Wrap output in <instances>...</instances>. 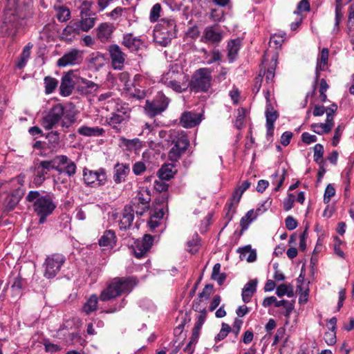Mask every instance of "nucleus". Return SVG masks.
<instances>
[{
	"instance_id": "1",
	"label": "nucleus",
	"mask_w": 354,
	"mask_h": 354,
	"mask_svg": "<svg viewBox=\"0 0 354 354\" xmlns=\"http://www.w3.org/2000/svg\"><path fill=\"white\" fill-rule=\"evenodd\" d=\"M32 15V0H7L0 35L14 40L24 31Z\"/></svg>"
},
{
	"instance_id": "2",
	"label": "nucleus",
	"mask_w": 354,
	"mask_h": 354,
	"mask_svg": "<svg viewBox=\"0 0 354 354\" xmlns=\"http://www.w3.org/2000/svg\"><path fill=\"white\" fill-rule=\"evenodd\" d=\"M51 169L57 171L59 174H64L72 177L76 174L77 165L65 155L56 156L50 160H43L35 168L33 183L37 187L40 186Z\"/></svg>"
},
{
	"instance_id": "3",
	"label": "nucleus",
	"mask_w": 354,
	"mask_h": 354,
	"mask_svg": "<svg viewBox=\"0 0 354 354\" xmlns=\"http://www.w3.org/2000/svg\"><path fill=\"white\" fill-rule=\"evenodd\" d=\"M26 201L31 205L34 212L39 217V224L45 223L46 218L56 208L53 196L44 192L30 191L26 196Z\"/></svg>"
},
{
	"instance_id": "4",
	"label": "nucleus",
	"mask_w": 354,
	"mask_h": 354,
	"mask_svg": "<svg viewBox=\"0 0 354 354\" xmlns=\"http://www.w3.org/2000/svg\"><path fill=\"white\" fill-rule=\"evenodd\" d=\"M136 285V281L133 277H115L102 290L99 299L107 301L122 294H128Z\"/></svg>"
},
{
	"instance_id": "5",
	"label": "nucleus",
	"mask_w": 354,
	"mask_h": 354,
	"mask_svg": "<svg viewBox=\"0 0 354 354\" xmlns=\"http://www.w3.org/2000/svg\"><path fill=\"white\" fill-rule=\"evenodd\" d=\"M212 71L208 68L196 70L192 77L188 86L192 91L207 92L211 86Z\"/></svg>"
},
{
	"instance_id": "6",
	"label": "nucleus",
	"mask_w": 354,
	"mask_h": 354,
	"mask_svg": "<svg viewBox=\"0 0 354 354\" xmlns=\"http://www.w3.org/2000/svg\"><path fill=\"white\" fill-rule=\"evenodd\" d=\"M187 81L188 77L183 73H176L173 68L162 77V83L177 93H183L187 89Z\"/></svg>"
},
{
	"instance_id": "7",
	"label": "nucleus",
	"mask_w": 354,
	"mask_h": 354,
	"mask_svg": "<svg viewBox=\"0 0 354 354\" xmlns=\"http://www.w3.org/2000/svg\"><path fill=\"white\" fill-rule=\"evenodd\" d=\"M170 100L166 95L159 92L152 100H147L144 106L145 113L151 118L160 115L168 107Z\"/></svg>"
},
{
	"instance_id": "8",
	"label": "nucleus",
	"mask_w": 354,
	"mask_h": 354,
	"mask_svg": "<svg viewBox=\"0 0 354 354\" xmlns=\"http://www.w3.org/2000/svg\"><path fill=\"white\" fill-rule=\"evenodd\" d=\"M92 3L84 1L80 6V13L79 20L75 21L80 31L88 32L95 23V14L91 10Z\"/></svg>"
},
{
	"instance_id": "9",
	"label": "nucleus",
	"mask_w": 354,
	"mask_h": 354,
	"mask_svg": "<svg viewBox=\"0 0 354 354\" xmlns=\"http://www.w3.org/2000/svg\"><path fill=\"white\" fill-rule=\"evenodd\" d=\"M65 261L66 258L62 254L55 253L48 256L43 266L44 277L47 279L54 278L60 271Z\"/></svg>"
},
{
	"instance_id": "10",
	"label": "nucleus",
	"mask_w": 354,
	"mask_h": 354,
	"mask_svg": "<svg viewBox=\"0 0 354 354\" xmlns=\"http://www.w3.org/2000/svg\"><path fill=\"white\" fill-rule=\"evenodd\" d=\"M172 147L168 152L169 160L176 162L185 153L189 145L187 137L183 133H178L172 140Z\"/></svg>"
},
{
	"instance_id": "11",
	"label": "nucleus",
	"mask_w": 354,
	"mask_h": 354,
	"mask_svg": "<svg viewBox=\"0 0 354 354\" xmlns=\"http://www.w3.org/2000/svg\"><path fill=\"white\" fill-rule=\"evenodd\" d=\"M83 180L87 185L91 187H97L106 183L107 176L104 168H100L96 171L84 168L83 170Z\"/></svg>"
},
{
	"instance_id": "12",
	"label": "nucleus",
	"mask_w": 354,
	"mask_h": 354,
	"mask_svg": "<svg viewBox=\"0 0 354 354\" xmlns=\"http://www.w3.org/2000/svg\"><path fill=\"white\" fill-rule=\"evenodd\" d=\"M225 32L218 25L207 26L201 38V41L218 46L224 38Z\"/></svg>"
},
{
	"instance_id": "13",
	"label": "nucleus",
	"mask_w": 354,
	"mask_h": 354,
	"mask_svg": "<svg viewBox=\"0 0 354 354\" xmlns=\"http://www.w3.org/2000/svg\"><path fill=\"white\" fill-rule=\"evenodd\" d=\"M64 108L57 104L53 106L42 118L41 125L45 129H52L60 122L64 116Z\"/></svg>"
},
{
	"instance_id": "14",
	"label": "nucleus",
	"mask_w": 354,
	"mask_h": 354,
	"mask_svg": "<svg viewBox=\"0 0 354 354\" xmlns=\"http://www.w3.org/2000/svg\"><path fill=\"white\" fill-rule=\"evenodd\" d=\"M82 62V53L80 50L73 48L66 52L57 62L59 67L74 66Z\"/></svg>"
},
{
	"instance_id": "15",
	"label": "nucleus",
	"mask_w": 354,
	"mask_h": 354,
	"mask_svg": "<svg viewBox=\"0 0 354 354\" xmlns=\"http://www.w3.org/2000/svg\"><path fill=\"white\" fill-rule=\"evenodd\" d=\"M151 191L147 187H140V190L134 198V202L141 205L140 209H136V214L142 216L149 207V203L151 201Z\"/></svg>"
},
{
	"instance_id": "16",
	"label": "nucleus",
	"mask_w": 354,
	"mask_h": 354,
	"mask_svg": "<svg viewBox=\"0 0 354 354\" xmlns=\"http://www.w3.org/2000/svg\"><path fill=\"white\" fill-rule=\"evenodd\" d=\"M109 53L113 68L116 70H121L124 66L126 55L117 44L111 45L109 48Z\"/></svg>"
},
{
	"instance_id": "17",
	"label": "nucleus",
	"mask_w": 354,
	"mask_h": 354,
	"mask_svg": "<svg viewBox=\"0 0 354 354\" xmlns=\"http://www.w3.org/2000/svg\"><path fill=\"white\" fill-rule=\"evenodd\" d=\"M202 121L201 115L193 111H185L180 118V124L184 128H192Z\"/></svg>"
},
{
	"instance_id": "18",
	"label": "nucleus",
	"mask_w": 354,
	"mask_h": 354,
	"mask_svg": "<svg viewBox=\"0 0 354 354\" xmlns=\"http://www.w3.org/2000/svg\"><path fill=\"white\" fill-rule=\"evenodd\" d=\"M153 242V237L150 234H145L141 240L136 243L134 254L137 258L142 257L151 248Z\"/></svg>"
},
{
	"instance_id": "19",
	"label": "nucleus",
	"mask_w": 354,
	"mask_h": 354,
	"mask_svg": "<svg viewBox=\"0 0 354 354\" xmlns=\"http://www.w3.org/2000/svg\"><path fill=\"white\" fill-rule=\"evenodd\" d=\"M73 71L66 73L62 76L59 86V93L62 96L67 97L72 93L75 85V82L73 80Z\"/></svg>"
},
{
	"instance_id": "20",
	"label": "nucleus",
	"mask_w": 354,
	"mask_h": 354,
	"mask_svg": "<svg viewBox=\"0 0 354 354\" xmlns=\"http://www.w3.org/2000/svg\"><path fill=\"white\" fill-rule=\"evenodd\" d=\"M130 172L129 165L124 163H117L113 168V181L116 184H120L126 180V178Z\"/></svg>"
},
{
	"instance_id": "21",
	"label": "nucleus",
	"mask_w": 354,
	"mask_h": 354,
	"mask_svg": "<svg viewBox=\"0 0 354 354\" xmlns=\"http://www.w3.org/2000/svg\"><path fill=\"white\" fill-rule=\"evenodd\" d=\"M122 44L131 51H137L143 46L142 39L138 37H134L132 33L124 34Z\"/></svg>"
},
{
	"instance_id": "22",
	"label": "nucleus",
	"mask_w": 354,
	"mask_h": 354,
	"mask_svg": "<svg viewBox=\"0 0 354 354\" xmlns=\"http://www.w3.org/2000/svg\"><path fill=\"white\" fill-rule=\"evenodd\" d=\"M241 196L242 195H241L239 192L234 189L232 196L227 201L226 203L227 213L225 216L226 218L227 219V222H230L232 219L233 216L236 212V207L239 203Z\"/></svg>"
},
{
	"instance_id": "23",
	"label": "nucleus",
	"mask_w": 354,
	"mask_h": 354,
	"mask_svg": "<svg viewBox=\"0 0 354 354\" xmlns=\"http://www.w3.org/2000/svg\"><path fill=\"white\" fill-rule=\"evenodd\" d=\"M115 28L112 24L102 23L97 28V38L102 42H106L111 37Z\"/></svg>"
},
{
	"instance_id": "24",
	"label": "nucleus",
	"mask_w": 354,
	"mask_h": 354,
	"mask_svg": "<svg viewBox=\"0 0 354 354\" xmlns=\"http://www.w3.org/2000/svg\"><path fill=\"white\" fill-rule=\"evenodd\" d=\"M80 32L75 20H72L62 30L61 37L63 40L71 41Z\"/></svg>"
},
{
	"instance_id": "25",
	"label": "nucleus",
	"mask_w": 354,
	"mask_h": 354,
	"mask_svg": "<svg viewBox=\"0 0 354 354\" xmlns=\"http://www.w3.org/2000/svg\"><path fill=\"white\" fill-rule=\"evenodd\" d=\"M265 115L266 118V134L268 140H269V138H271L273 136L274 122L279 118V113L277 111H272V109L269 108L268 111H265Z\"/></svg>"
},
{
	"instance_id": "26",
	"label": "nucleus",
	"mask_w": 354,
	"mask_h": 354,
	"mask_svg": "<svg viewBox=\"0 0 354 354\" xmlns=\"http://www.w3.org/2000/svg\"><path fill=\"white\" fill-rule=\"evenodd\" d=\"M328 50L326 48L322 50L320 57L317 59V66H316V80L313 85V91L312 95H315L316 91V83L319 78V71H324L328 63Z\"/></svg>"
},
{
	"instance_id": "27",
	"label": "nucleus",
	"mask_w": 354,
	"mask_h": 354,
	"mask_svg": "<svg viewBox=\"0 0 354 354\" xmlns=\"http://www.w3.org/2000/svg\"><path fill=\"white\" fill-rule=\"evenodd\" d=\"M175 37H176V35H173L172 33H169L157 29H155L154 30V41L161 46H167Z\"/></svg>"
},
{
	"instance_id": "28",
	"label": "nucleus",
	"mask_w": 354,
	"mask_h": 354,
	"mask_svg": "<svg viewBox=\"0 0 354 354\" xmlns=\"http://www.w3.org/2000/svg\"><path fill=\"white\" fill-rule=\"evenodd\" d=\"M134 218L133 210L130 207H125L123 209L122 218H120L119 226L120 230H126L129 229Z\"/></svg>"
},
{
	"instance_id": "29",
	"label": "nucleus",
	"mask_w": 354,
	"mask_h": 354,
	"mask_svg": "<svg viewBox=\"0 0 354 354\" xmlns=\"http://www.w3.org/2000/svg\"><path fill=\"white\" fill-rule=\"evenodd\" d=\"M23 194V192L19 189L16 193L9 194L5 200V209L8 212L13 210L20 201Z\"/></svg>"
},
{
	"instance_id": "30",
	"label": "nucleus",
	"mask_w": 354,
	"mask_h": 354,
	"mask_svg": "<svg viewBox=\"0 0 354 354\" xmlns=\"http://www.w3.org/2000/svg\"><path fill=\"white\" fill-rule=\"evenodd\" d=\"M241 41L239 39H231L227 45V58L230 62H233L240 50Z\"/></svg>"
},
{
	"instance_id": "31",
	"label": "nucleus",
	"mask_w": 354,
	"mask_h": 354,
	"mask_svg": "<svg viewBox=\"0 0 354 354\" xmlns=\"http://www.w3.org/2000/svg\"><path fill=\"white\" fill-rule=\"evenodd\" d=\"M164 32L176 35V24L174 19L170 18L162 19L156 28Z\"/></svg>"
},
{
	"instance_id": "32",
	"label": "nucleus",
	"mask_w": 354,
	"mask_h": 354,
	"mask_svg": "<svg viewBox=\"0 0 354 354\" xmlns=\"http://www.w3.org/2000/svg\"><path fill=\"white\" fill-rule=\"evenodd\" d=\"M257 281L256 279L250 280L243 287L242 290V299L245 303H248L254 293L256 292Z\"/></svg>"
},
{
	"instance_id": "33",
	"label": "nucleus",
	"mask_w": 354,
	"mask_h": 354,
	"mask_svg": "<svg viewBox=\"0 0 354 354\" xmlns=\"http://www.w3.org/2000/svg\"><path fill=\"white\" fill-rule=\"evenodd\" d=\"M115 233L113 230H106L99 239V245L103 247L113 248L115 244Z\"/></svg>"
},
{
	"instance_id": "34",
	"label": "nucleus",
	"mask_w": 354,
	"mask_h": 354,
	"mask_svg": "<svg viewBox=\"0 0 354 354\" xmlns=\"http://www.w3.org/2000/svg\"><path fill=\"white\" fill-rule=\"evenodd\" d=\"M176 170L173 164H165L158 170V175L160 180H169L172 178Z\"/></svg>"
},
{
	"instance_id": "35",
	"label": "nucleus",
	"mask_w": 354,
	"mask_h": 354,
	"mask_svg": "<svg viewBox=\"0 0 354 354\" xmlns=\"http://www.w3.org/2000/svg\"><path fill=\"white\" fill-rule=\"evenodd\" d=\"M98 297L95 294L91 295L82 307V311L86 315L95 311L97 309Z\"/></svg>"
},
{
	"instance_id": "36",
	"label": "nucleus",
	"mask_w": 354,
	"mask_h": 354,
	"mask_svg": "<svg viewBox=\"0 0 354 354\" xmlns=\"http://www.w3.org/2000/svg\"><path fill=\"white\" fill-rule=\"evenodd\" d=\"M77 132L84 136H99L102 135L104 129L98 127L82 126L77 129Z\"/></svg>"
},
{
	"instance_id": "37",
	"label": "nucleus",
	"mask_w": 354,
	"mask_h": 354,
	"mask_svg": "<svg viewBox=\"0 0 354 354\" xmlns=\"http://www.w3.org/2000/svg\"><path fill=\"white\" fill-rule=\"evenodd\" d=\"M53 8L56 11V17L58 21L64 22L70 19L71 12L66 6L55 4Z\"/></svg>"
},
{
	"instance_id": "38",
	"label": "nucleus",
	"mask_w": 354,
	"mask_h": 354,
	"mask_svg": "<svg viewBox=\"0 0 354 354\" xmlns=\"http://www.w3.org/2000/svg\"><path fill=\"white\" fill-rule=\"evenodd\" d=\"M129 118V115H125L124 113L120 114L111 113V117L109 118V124L113 129H118L119 126L126 122Z\"/></svg>"
},
{
	"instance_id": "39",
	"label": "nucleus",
	"mask_w": 354,
	"mask_h": 354,
	"mask_svg": "<svg viewBox=\"0 0 354 354\" xmlns=\"http://www.w3.org/2000/svg\"><path fill=\"white\" fill-rule=\"evenodd\" d=\"M81 82L82 84V86H80L79 90L85 94L95 92L99 88L98 84L85 78H82Z\"/></svg>"
},
{
	"instance_id": "40",
	"label": "nucleus",
	"mask_w": 354,
	"mask_h": 354,
	"mask_svg": "<svg viewBox=\"0 0 354 354\" xmlns=\"http://www.w3.org/2000/svg\"><path fill=\"white\" fill-rule=\"evenodd\" d=\"M277 55H273L270 66L268 68L266 71L263 72V75L266 76V80L268 84L273 82L274 78V71L277 66Z\"/></svg>"
},
{
	"instance_id": "41",
	"label": "nucleus",
	"mask_w": 354,
	"mask_h": 354,
	"mask_svg": "<svg viewBox=\"0 0 354 354\" xmlns=\"http://www.w3.org/2000/svg\"><path fill=\"white\" fill-rule=\"evenodd\" d=\"M108 104L110 106L114 105L113 111L112 113H117L120 115L121 113H124L125 115H129V109L126 104L119 103L112 98L111 100L108 101Z\"/></svg>"
},
{
	"instance_id": "42",
	"label": "nucleus",
	"mask_w": 354,
	"mask_h": 354,
	"mask_svg": "<svg viewBox=\"0 0 354 354\" xmlns=\"http://www.w3.org/2000/svg\"><path fill=\"white\" fill-rule=\"evenodd\" d=\"M201 51L207 56L206 58H207L208 56L210 57V58L207 60V64H212L221 59V54L218 49L214 48L212 51L208 53L206 49L203 48Z\"/></svg>"
},
{
	"instance_id": "43",
	"label": "nucleus",
	"mask_w": 354,
	"mask_h": 354,
	"mask_svg": "<svg viewBox=\"0 0 354 354\" xmlns=\"http://www.w3.org/2000/svg\"><path fill=\"white\" fill-rule=\"evenodd\" d=\"M44 81L45 85V93L46 94L52 93L57 87L58 81L54 77L46 76L44 77Z\"/></svg>"
},
{
	"instance_id": "44",
	"label": "nucleus",
	"mask_w": 354,
	"mask_h": 354,
	"mask_svg": "<svg viewBox=\"0 0 354 354\" xmlns=\"http://www.w3.org/2000/svg\"><path fill=\"white\" fill-rule=\"evenodd\" d=\"M335 23L331 31V33L333 35H337L339 32V24L344 17V13L342 12V10H340L339 8H335Z\"/></svg>"
},
{
	"instance_id": "45",
	"label": "nucleus",
	"mask_w": 354,
	"mask_h": 354,
	"mask_svg": "<svg viewBox=\"0 0 354 354\" xmlns=\"http://www.w3.org/2000/svg\"><path fill=\"white\" fill-rule=\"evenodd\" d=\"M335 23L331 31V33L333 35H337L339 32V24L344 17V13L342 12V10H340L339 8H335Z\"/></svg>"
},
{
	"instance_id": "46",
	"label": "nucleus",
	"mask_w": 354,
	"mask_h": 354,
	"mask_svg": "<svg viewBox=\"0 0 354 354\" xmlns=\"http://www.w3.org/2000/svg\"><path fill=\"white\" fill-rule=\"evenodd\" d=\"M254 215V210H249L244 216H243L241 219V232L246 230L248 228V226L252 223V221L255 218V217H252Z\"/></svg>"
},
{
	"instance_id": "47",
	"label": "nucleus",
	"mask_w": 354,
	"mask_h": 354,
	"mask_svg": "<svg viewBox=\"0 0 354 354\" xmlns=\"http://www.w3.org/2000/svg\"><path fill=\"white\" fill-rule=\"evenodd\" d=\"M311 129L315 133L319 135H322L323 133H328L332 129H330V124L326 123L313 124L311 125Z\"/></svg>"
},
{
	"instance_id": "48",
	"label": "nucleus",
	"mask_w": 354,
	"mask_h": 354,
	"mask_svg": "<svg viewBox=\"0 0 354 354\" xmlns=\"http://www.w3.org/2000/svg\"><path fill=\"white\" fill-rule=\"evenodd\" d=\"M324 147L321 144H316L314 147V161L318 165L323 164Z\"/></svg>"
},
{
	"instance_id": "49",
	"label": "nucleus",
	"mask_w": 354,
	"mask_h": 354,
	"mask_svg": "<svg viewBox=\"0 0 354 354\" xmlns=\"http://www.w3.org/2000/svg\"><path fill=\"white\" fill-rule=\"evenodd\" d=\"M246 111L244 108H239L237 109V115L234 122V126L237 129H241L245 118Z\"/></svg>"
},
{
	"instance_id": "50",
	"label": "nucleus",
	"mask_w": 354,
	"mask_h": 354,
	"mask_svg": "<svg viewBox=\"0 0 354 354\" xmlns=\"http://www.w3.org/2000/svg\"><path fill=\"white\" fill-rule=\"evenodd\" d=\"M46 138L50 145V149L53 150L59 143V133L57 131H50L46 136Z\"/></svg>"
},
{
	"instance_id": "51",
	"label": "nucleus",
	"mask_w": 354,
	"mask_h": 354,
	"mask_svg": "<svg viewBox=\"0 0 354 354\" xmlns=\"http://www.w3.org/2000/svg\"><path fill=\"white\" fill-rule=\"evenodd\" d=\"M239 251H240L241 257L246 258L248 262H253L257 259V254L255 251L251 250L248 246L242 249H239Z\"/></svg>"
},
{
	"instance_id": "52",
	"label": "nucleus",
	"mask_w": 354,
	"mask_h": 354,
	"mask_svg": "<svg viewBox=\"0 0 354 354\" xmlns=\"http://www.w3.org/2000/svg\"><path fill=\"white\" fill-rule=\"evenodd\" d=\"M230 332L231 327L227 324L223 323L220 332L214 337L215 342H218L224 339Z\"/></svg>"
},
{
	"instance_id": "53",
	"label": "nucleus",
	"mask_w": 354,
	"mask_h": 354,
	"mask_svg": "<svg viewBox=\"0 0 354 354\" xmlns=\"http://www.w3.org/2000/svg\"><path fill=\"white\" fill-rule=\"evenodd\" d=\"M161 5L158 3L154 4L150 10L149 19L151 22L158 21L160 16Z\"/></svg>"
},
{
	"instance_id": "54",
	"label": "nucleus",
	"mask_w": 354,
	"mask_h": 354,
	"mask_svg": "<svg viewBox=\"0 0 354 354\" xmlns=\"http://www.w3.org/2000/svg\"><path fill=\"white\" fill-rule=\"evenodd\" d=\"M335 194V187H333V185L332 184H328L325 189V192H324V203L328 204L330 202L331 197L334 196Z\"/></svg>"
},
{
	"instance_id": "55",
	"label": "nucleus",
	"mask_w": 354,
	"mask_h": 354,
	"mask_svg": "<svg viewBox=\"0 0 354 354\" xmlns=\"http://www.w3.org/2000/svg\"><path fill=\"white\" fill-rule=\"evenodd\" d=\"M284 41V37L282 35H274L270 37L269 44L270 46L277 48L281 46Z\"/></svg>"
},
{
	"instance_id": "56",
	"label": "nucleus",
	"mask_w": 354,
	"mask_h": 354,
	"mask_svg": "<svg viewBox=\"0 0 354 354\" xmlns=\"http://www.w3.org/2000/svg\"><path fill=\"white\" fill-rule=\"evenodd\" d=\"M282 308L283 311H281V313L288 318L294 309V303L292 301L286 300Z\"/></svg>"
},
{
	"instance_id": "57",
	"label": "nucleus",
	"mask_w": 354,
	"mask_h": 354,
	"mask_svg": "<svg viewBox=\"0 0 354 354\" xmlns=\"http://www.w3.org/2000/svg\"><path fill=\"white\" fill-rule=\"evenodd\" d=\"M169 199V194L167 192L161 193L160 196L156 199V205L158 206L165 207L166 210H168L167 203Z\"/></svg>"
},
{
	"instance_id": "58",
	"label": "nucleus",
	"mask_w": 354,
	"mask_h": 354,
	"mask_svg": "<svg viewBox=\"0 0 354 354\" xmlns=\"http://www.w3.org/2000/svg\"><path fill=\"white\" fill-rule=\"evenodd\" d=\"M23 287V281L22 279L19 277H16L15 279V281L11 286V290L12 291L16 294L19 295L20 293V291L21 290Z\"/></svg>"
},
{
	"instance_id": "59",
	"label": "nucleus",
	"mask_w": 354,
	"mask_h": 354,
	"mask_svg": "<svg viewBox=\"0 0 354 354\" xmlns=\"http://www.w3.org/2000/svg\"><path fill=\"white\" fill-rule=\"evenodd\" d=\"M324 339L328 345L331 346L335 344L336 342V332L330 330L328 332L325 333Z\"/></svg>"
},
{
	"instance_id": "60",
	"label": "nucleus",
	"mask_w": 354,
	"mask_h": 354,
	"mask_svg": "<svg viewBox=\"0 0 354 354\" xmlns=\"http://www.w3.org/2000/svg\"><path fill=\"white\" fill-rule=\"evenodd\" d=\"M164 180H160L159 178L158 180H155L154 182V189L159 192H161V193H163V192H167L166 191L168 189V184H167L166 183L163 182Z\"/></svg>"
},
{
	"instance_id": "61",
	"label": "nucleus",
	"mask_w": 354,
	"mask_h": 354,
	"mask_svg": "<svg viewBox=\"0 0 354 354\" xmlns=\"http://www.w3.org/2000/svg\"><path fill=\"white\" fill-rule=\"evenodd\" d=\"M310 10V3L308 0H301L297 5V10L294 11V14L298 15L300 12L302 11H309Z\"/></svg>"
},
{
	"instance_id": "62",
	"label": "nucleus",
	"mask_w": 354,
	"mask_h": 354,
	"mask_svg": "<svg viewBox=\"0 0 354 354\" xmlns=\"http://www.w3.org/2000/svg\"><path fill=\"white\" fill-rule=\"evenodd\" d=\"M344 128V127L342 125H338L335 129L332 142L333 146L335 147L339 143Z\"/></svg>"
},
{
	"instance_id": "63",
	"label": "nucleus",
	"mask_w": 354,
	"mask_h": 354,
	"mask_svg": "<svg viewBox=\"0 0 354 354\" xmlns=\"http://www.w3.org/2000/svg\"><path fill=\"white\" fill-rule=\"evenodd\" d=\"M286 227L288 230H293L297 227V221L292 216H288L285 220Z\"/></svg>"
},
{
	"instance_id": "64",
	"label": "nucleus",
	"mask_w": 354,
	"mask_h": 354,
	"mask_svg": "<svg viewBox=\"0 0 354 354\" xmlns=\"http://www.w3.org/2000/svg\"><path fill=\"white\" fill-rule=\"evenodd\" d=\"M145 169L146 167L143 162H136L133 165V171L136 175H140Z\"/></svg>"
}]
</instances>
